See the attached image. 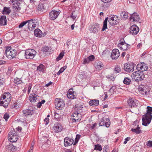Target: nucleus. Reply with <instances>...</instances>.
<instances>
[{"mask_svg": "<svg viewBox=\"0 0 152 152\" xmlns=\"http://www.w3.org/2000/svg\"><path fill=\"white\" fill-rule=\"evenodd\" d=\"M14 4H17V6H14V7H15V8L17 9V10H20V7H19V4H20V3L19 2H14Z\"/></svg>", "mask_w": 152, "mask_h": 152, "instance_id": "nucleus-53", "label": "nucleus"}, {"mask_svg": "<svg viewBox=\"0 0 152 152\" xmlns=\"http://www.w3.org/2000/svg\"><path fill=\"white\" fill-rule=\"evenodd\" d=\"M11 10L9 7H4L2 12L3 14L8 15L11 12Z\"/></svg>", "mask_w": 152, "mask_h": 152, "instance_id": "nucleus-33", "label": "nucleus"}, {"mask_svg": "<svg viewBox=\"0 0 152 152\" xmlns=\"http://www.w3.org/2000/svg\"><path fill=\"white\" fill-rule=\"evenodd\" d=\"M147 107V112L145 114L146 115H149L150 116H152L151 115V113L152 112V107L149 106H148Z\"/></svg>", "mask_w": 152, "mask_h": 152, "instance_id": "nucleus-41", "label": "nucleus"}, {"mask_svg": "<svg viewBox=\"0 0 152 152\" xmlns=\"http://www.w3.org/2000/svg\"><path fill=\"white\" fill-rule=\"evenodd\" d=\"M37 9L40 11H43L44 9L43 4H40L38 5L37 7Z\"/></svg>", "mask_w": 152, "mask_h": 152, "instance_id": "nucleus-44", "label": "nucleus"}, {"mask_svg": "<svg viewBox=\"0 0 152 152\" xmlns=\"http://www.w3.org/2000/svg\"><path fill=\"white\" fill-rule=\"evenodd\" d=\"M120 42L118 46L121 49L125 50L129 48L130 45L126 43L124 39L120 40Z\"/></svg>", "mask_w": 152, "mask_h": 152, "instance_id": "nucleus-7", "label": "nucleus"}, {"mask_svg": "<svg viewBox=\"0 0 152 152\" xmlns=\"http://www.w3.org/2000/svg\"><path fill=\"white\" fill-rule=\"evenodd\" d=\"M64 56V53L63 52H61L60 53L59 55L58 56V57L56 58V61H58L59 60L61 59L63 56Z\"/></svg>", "mask_w": 152, "mask_h": 152, "instance_id": "nucleus-47", "label": "nucleus"}, {"mask_svg": "<svg viewBox=\"0 0 152 152\" xmlns=\"http://www.w3.org/2000/svg\"><path fill=\"white\" fill-rule=\"evenodd\" d=\"M45 66L43 64H41L38 66L37 68V71L43 72L45 71Z\"/></svg>", "mask_w": 152, "mask_h": 152, "instance_id": "nucleus-36", "label": "nucleus"}, {"mask_svg": "<svg viewBox=\"0 0 152 152\" xmlns=\"http://www.w3.org/2000/svg\"><path fill=\"white\" fill-rule=\"evenodd\" d=\"M96 125L97 124L96 123H94V124H92L91 127V129H94Z\"/></svg>", "mask_w": 152, "mask_h": 152, "instance_id": "nucleus-64", "label": "nucleus"}, {"mask_svg": "<svg viewBox=\"0 0 152 152\" xmlns=\"http://www.w3.org/2000/svg\"><path fill=\"white\" fill-rule=\"evenodd\" d=\"M55 118L57 121H60L62 120L63 115H60L59 114L57 113H55Z\"/></svg>", "mask_w": 152, "mask_h": 152, "instance_id": "nucleus-34", "label": "nucleus"}, {"mask_svg": "<svg viewBox=\"0 0 152 152\" xmlns=\"http://www.w3.org/2000/svg\"><path fill=\"white\" fill-rule=\"evenodd\" d=\"M115 88L114 86H112L109 90L108 93L109 94V95L111 96L113 94L114 92V90Z\"/></svg>", "mask_w": 152, "mask_h": 152, "instance_id": "nucleus-45", "label": "nucleus"}, {"mask_svg": "<svg viewBox=\"0 0 152 152\" xmlns=\"http://www.w3.org/2000/svg\"><path fill=\"white\" fill-rule=\"evenodd\" d=\"M95 67L97 70L100 71L104 69V66L102 62L101 61H96L95 64Z\"/></svg>", "mask_w": 152, "mask_h": 152, "instance_id": "nucleus-23", "label": "nucleus"}, {"mask_svg": "<svg viewBox=\"0 0 152 152\" xmlns=\"http://www.w3.org/2000/svg\"><path fill=\"white\" fill-rule=\"evenodd\" d=\"M139 31V28L136 25H133L130 28V32L133 35L137 34Z\"/></svg>", "mask_w": 152, "mask_h": 152, "instance_id": "nucleus-14", "label": "nucleus"}, {"mask_svg": "<svg viewBox=\"0 0 152 152\" xmlns=\"http://www.w3.org/2000/svg\"><path fill=\"white\" fill-rule=\"evenodd\" d=\"M152 118V116H150L149 115L145 114L143 115L142 118V125L145 126H147L150 123Z\"/></svg>", "mask_w": 152, "mask_h": 152, "instance_id": "nucleus-5", "label": "nucleus"}, {"mask_svg": "<svg viewBox=\"0 0 152 152\" xmlns=\"http://www.w3.org/2000/svg\"><path fill=\"white\" fill-rule=\"evenodd\" d=\"M74 140L68 137H66L64 140V145L65 147H67L72 145L73 143Z\"/></svg>", "mask_w": 152, "mask_h": 152, "instance_id": "nucleus-19", "label": "nucleus"}, {"mask_svg": "<svg viewBox=\"0 0 152 152\" xmlns=\"http://www.w3.org/2000/svg\"><path fill=\"white\" fill-rule=\"evenodd\" d=\"M121 68L120 66H116L114 69V72L115 73H117L121 72Z\"/></svg>", "mask_w": 152, "mask_h": 152, "instance_id": "nucleus-42", "label": "nucleus"}, {"mask_svg": "<svg viewBox=\"0 0 152 152\" xmlns=\"http://www.w3.org/2000/svg\"><path fill=\"white\" fill-rule=\"evenodd\" d=\"M147 145L149 147H152V141H149L148 142Z\"/></svg>", "mask_w": 152, "mask_h": 152, "instance_id": "nucleus-58", "label": "nucleus"}, {"mask_svg": "<svg viewBox=\"0 0 152 152\" xmlns=\"http://www.w3.org/2000/svg\"><path fill=\"white\" fill-rule=\"evenodd\" d=\"M144 76L143 72L139 70L134 72L131 75L132 78L135 80L136 81L142 80H143Z\"/></svg>", "mask_w": 152, "mask_h": 152, "instance_id": "nucleus-1", "label": "nucleus"}, {"mask_svg": "<svg viewBox=\"0 0 152 152\" xmlns=\"http://www.w3.org/2000/svg\"><path fill=\"white\" fill-rule=\"evenodd\" d=\"M90 62L88 58H86L84 59L83 61V64H87L89 63Z\"/></svg>", "mask_w": 152, "mask_h": 152, "instance_id": "nucleus-52", "label": "nucleus"}, {"mask_svg": "<svg viewBox=\"0 0 152 152\" xmlns=\"http://www.w3.org/2000/svg\"><path fill=\"white\" fill-rule=\"evenodd\" d=\"M89 104L92 106H96L99 104V101L96 99L92 100L90 101Z\"/></svg>", "mask_w": 152, "mask_h": 152, "instance_id": "nucleus-30", "label": "nucleus"}, {"mask_svg": "<svg viewBox=\"0 0 152 152\" xmlns=\"http://www.w3.org/2000/svg\"><path fill=\"white\" fill-rule=\"evenodd\" d=\"M120 56V53L118 49L113 50L111 54V57L112 59H116L118 58Z\"/></svg>", "mask_w": 152, "mask_h": 152, "instance_id": "nucleus-18", "label": "nucleus"}, {"mask_svg": "<svg viewBox=\"0 0 152 152\" xmlns=\"http://www.w3.org/2000/svg\"><path fill=\"white\" fill-rule=\"evenodd\" d=\"M130 139V137H127V138H125V141L124 142V143L125 144H126L127 142L128 141H129Z\"/></svg>", "mask_w": 152, "mask_h": 152, "instance_id": "nucleus-61", "label": "nucleus"}, {"mask_svg": "<svg viewBox=\"0 0 152 152\" xmlns=\"http://www.w3.org/2000/svg\"><path fill=\"white\" fill-rule=\"evenodd\" d=\"M28 27L30 31L34 29L37 25V23L35 19H31L27 20Z\"/></svg>", "mask_w": 152, "mask_h": 152, "instance_id": "nucleus-6", "label": "nucleus"}, {"mask_svg": "<svg viewBox=\"0 0 152 152\" xmlns=\"http://www.w3.org/2000/svg\"><path fill=\"white\" fill-rule=\"evenodd\" d=\"M80 113H75L73 114V118H72V120L73 122H79L80 121L82 118V114Z\"/></svg>", "mask_w": 152, "mask_h": 152, "instance_id": "nucleus-13", "label": "nucleus"}, {"mask_svg": "<svg viewBox=\"0 0 152 152\" xmlns=\"http://www.w3.org/2000/svg\"><path fill=\"white\" fill-rule=\"evenodd\" d=\"M6 56L9 58H12L15 57L16 53L15 50L11 47H7L5 51Z\"/></svg>", "mask_w": 152, "mask_h": 152, "instance_id": "nucleus-2", "label": "nucleus"}, {"mask_svg": "<svg viewBox=\"0 0 152 152\" xmlns=\"http://www.w3.org/2000/svg\"><path fill=\"white\" fill-rule=\"evenodd\" d=\"M14 82L17 85L21 84L23 83L22 80L18 78H16L14 79Z\"/></svg>", "mask_w": 152, "mask_h": 152, "instance_id": "nucleus-43", "label": "nucleus"}, {"mask_svg": "<svg viewBox=\"0 0 152 152\" xmlns=\"http://www.w3.org/2000/svg\"><path fill=\"white\" fill-rule=\"evenodd\" d=\"M99 24L97 23H93L89 27V29L91 32L94 33H97L99 30Z\"/></svg>", "mask_w": 152, "mask_h": 152, "instance_id": "nucleus-8", "label": "nucleus"}, {"mask_svg": "<svg viewBox=\"0 0 152 152\" xmlns=\"http://www.w3.org/2000/svg\"><path fill=\"white\" fill-rule=\"evenodd\" d=\"M68 98L69 99H73L75 98V95L73 94H67Z\"/></svg>", "mask_w": 152, "mask_h": 152, "instance_id": "nucleus-50", "label": "nucleus"}, {"mask_svg": "<svg viewBox=\"0 0 152 152\" xmlns=\"http://www.w3.org/2000/svg\"><path fill=\"white\" fill-rule=\"evenodd\" d=\"M110 124V121L108 118L103 117L101 119L99 123V126H105L107 127H108Z\"/></svg>", "mask_w": 152, "mask_h": 152, "instance_id": "nucleus-10", "label": "nucleus"}, {"mask_svg": "<svg viewBox=\"0 0 152 152\" xmlns=\"http://www.w3.org/2000/svg\"><path fill=\"white\" fill-rule=\"evenodd\" d=\"M137 68L138 70L143 72V71L147 70L148 67L144 63H142L138 64L137 65Z\"/></svg>", "mask_w": 152, "mask_h": 152, "instance_id": "nucleus-16", "label": "nucleus"}, {"mask_svg": "<svg viewBox=\"0 0 152 152\" xmlns=\"http://www.w3.org/2000/svg\"><path fill=\"white\" fill-rule=\"evenodd\" d=\"M36 51L34 49H28L25 52V57L27 59H33L36 54Z\"/></svg>", "mask_w": 152, "mask_h": 152, "instance_id": "nucleus-3", "label": "nucleus"}, {"mask_svg": "<svg viewBox=\"0 0 152 152\" xmlns=\"http://www.w3.org/2000/svg\"><path fill=\"white\" fill-rule=\"evenodd\" d=\"M55 104L56 108L59 110H62L65 105L64 101L60 98L55 99Z\"/></svg>", "mask_w": 152, "mask_h": 152, "instance_id": "nucleus-4", "label": "nucleus"}, {"mask_svg": "<svg viewBox=\"0 0 152 152\" xmlns=\"http://www.w3.org/2000/svg\"><path fill=\"white\" fill-rule=\"evenodd\" d=\"M34 33L35 36L36 37H40L42 36V32L39 29L37 28L35 29L34 31Z\"/></svg>", "mask_w": 152, "mask_h": 152, "instance_id": "nucleus-31", "label": "nucleus"}, {"mask_svg": "<svg viewBox=\"0 0 152 152\" xmlns=\"http://www.w3.org/2000/svg\"><path fill=\"white\" fill-rule=\"evenodd\" d=\"M77 12L74 11L72 13V15L70 16V17L73 19L75 20L77 17Z\"/></svg>", "mask_w": 152, "mask_h": 152, "instance_id": "nucleus-46", "label": "nucleus"}, {"mask_svg": "<svg viewBox=\"0 0 152 152\" xmlns=\"http://www.w3.org/2000/svg\"><path fill=\"white\" fill-rule=\"evenodd\" d=\"M138 90L142 94H146L147 92L146 89L145 88V86L144 85L140 86L138 87Z\"/></svg>", "mask_w": 152, "mask_h": 152, "instance_id": "nucleus-27", "label": "nucleus"}, {"mask_svg": "<svg viewBox=\"0 0 152 152\" xmlns=\"http://www.w3.org/2000/svg\"><path fill=\"white\" fill-rule=\"evenodd\" d=\"M50 48L48 47H43L42 48V50L43 52H47L49 50Z\"/></svg>", "mask_w": 152, "mask_h": 152, "instance_id": "nucleus-49", "label": "nucleus"}, {"mask_svg": "<svg viewBox=\"0 0 152 152\" xmlns=\"http://www.w3.org/2000/svg\"><path fill=\"white\" fill-rule=\"evenodd\" d=\"M67 67L66 66H64L61 68L60 69V72H61V73L63 72L66 69Z\"/></svg>", "mask_w": 152, "mask_h": 152, "instance_id": "nucleus-56", "label": "nucleus"}, {"mask_svg": "<svg viewBox=\"0 0 152 152\" xmlns=\"http://www.w3.org/2000/svg\"><path fill=\"white\" fill-rule=\"evenodd\" d=\"M134 68L132 64L129 63H126L124 64V69L126 72H129L131 71H133Z\"/></svg>", "mask_w": 152, "mask_h": 152, "instance_id": "nucleus-17", "label": "nucleus"}, {"mask_svg": "<svg viewBox=\"0 0 152 152\" xmlns=\"http://www.w3.org/2000/svg\"><path fill=\"white\" fill-rule=\"evenodd\" d=\"M63 129L62 125L58 122L56 123L53 127V130L56 133L60 132Z\"/></svg>", "mask_w": 152, "mask_h": 152, "instance_id": "nucleus-12", "label": "nucleus"}, {"mask_svg": "<svg viewBox=\"0 0 152 152\" xmlns=\"http://www.w3.org/2000/svg\"><path fill=\"white\" fill-rule=\"evenodd\" d=\"M75 108L76 113H83L82 108H83V106L80 104H79L75 105Z\"/></svg>", "mask_w": 152, "mask_h": 152, "instance_id": "nucleus-28", "label": "nucleus"}, {"mask_svg": "<svg viewBox=\"0 0 152 152\" xmlns=\"http://www.w3.org/2000/svg\"><path fill=\"white\" fill-rule=\"evenodd\" d=\"M12 107L16 109H17L18 108L19 106L17 105V103H14L12 105Z\"/></svg>", "mask_w": 152, "mask_h": 152, "instance_id": "nucleus-63", "label": "nucleus"}, {"mask_svg": "<svg viewBox=\"0 0 152 152\" xmlns=\"http://www.w3.org/2000/svg\"><path fill=\"white\" fill-rule=\"evenodd\" d=\"M6 17L4 15L1 16L0 18V25L5 26L7 24Z\"/></svg>", "mask_w": 152, "mask_h": 152, "instance_id": "nucleus-25", "label": "nucleus"}, {"mask_svg": "<svg viewBox=\"0 0 152 152\" xmlns=\"http://www.w3.org/2000/svg\"><path fill=\"white\" fill-rule=\"evenodd\" d=\"M59 12L56 11H52L49 14V17L51 19L54 20L57 17Z\"/></svg>", "mask_w": 152, "mask_h": 152, "instance_id": "nucleus-21", "label": "nucleus"}, {"mask_svg": "<svg viewBox=\"0 0 152 152\" xmlns=\"http://www.w3.org/2000/svg\"><path fill=\"white\" fill-rule=\"evenodd\" d=\"M90 61H93L94 59V56L93 55H91L88 57Z\"/></svg>", "mask_w": 152, "mask_h": 152, "instance_id": "nucleus-55", "label": "nucleus"}, {"mask_svg": "<svg viewBox=\"0 0 152 152\" xmlns=\"http://www.w3.org/2000/svg\"><path fill=\"white\" fill-rule=\"evenodd\" d=\"M74 93L72 89H70L68 91L67 94H73Z\"/></svg>", "mask_w": 152, "mask_h": 152, "instance_id": "nucleus-62", "label": "nucleus"}, {"mask_svg": "<svg viewBox=\"0 0 152 152\" xmlns=\"http://www.w3.org/2000/svg\"><path fill=\"white\" fill-rule=\"evenodd\" d=\"M95 149L99 151H101L102 149L101 146L99 144L95 145Z\"/></svg>", "mask_w": 152, "mask_h": 152, "instance_id": "nucleus-51", "label": "nucleus"}, {"mask_svg": "<svg viewBox=\"0 0 152 152\" xmlns=\"http://www.w3.org/2000/svg\"><path fill=\"white\" fill-rule=\"evenodd\" d=\"M108 20V18H106L104 20V21L103 25L102 28V31H104L107 28V21Z\"/></svg>", "mask_w": 152, "mask_h": 152, "instance_id": "nucleus-38", "label": "nucleus"}, {"mask_svg": "<svg viewBox=\"0 0 152 152\" xmlns=\"http://www.w3.org/2000/svg\"><path fill=\"white\" fill-rule=\"evenodd\" d=\"M110 18L108 20L109 23L111 25H115L119 23V20L118 19L117 16L113 15L110 16Z\"/></svg>", "mask_w": 152, "mask_h": 152, "instance_id": "nucleus-9", "label": "nucleus"}, {"mask_svg": "<svg viewBox=\"0 0 152 152\" xmlns=\"http://www.w3.org/2000/svg\"><path fill=\"white\" fill-rule=\"evenodd\" d=\"M15 131H12L10 132L9 134L8 138L9 140L11 142H14L16 141L18 138L17 135L14 134V132Z\"/></svg>", "mask_w": 152, "mask_h": 152, "instance_id": "nucleus-11", "label": "nucleus"}, {"mask_svg": "<svg viewBox=\"0 0 152 152\" xmlns=\"http://www.w3.org/2000/svg\"><path fill=\"white\" fill-rule=\"evenodd\" d=\"M140 18L139 15L136 12H134L133 13L131 14V16L130 17V20H133V21H139L140 20Z\"/></svg>", "mask_w": 152, "mask_h": 152, "instance_id": "nucleus-20", "label": "nucleus"}, {"mask_svg": "<svg viewBox=\"0 0 152 152\" xmlns=\"http://www.w3.org/2000/svg\"><path fill=\"white\" fill-rule=\"evenodd\" d=\"M112 0H101L103 2L102 4V7L104 8H108L110 5V2Z\"/></svg>", "mask_w": 152, "mask_h": 152, "instance_id": "nucleus-26", "label": "nucleus"}, {"mask_svg": "<svg viewBox=\"0 0 152 152\" xmlns=\"http://www.w3.org/2000/svg\"><path fill=\"white\" fill-rule=\"evenodd\" d=\"M34 111L33 110V108H29L23 111V114L25 116L28 115H32L33 114Z\"/></svg>", "mask_w": 152, "mask_h": 152, "instance_id": "nucleus-24", "label": "nucleus"}, {"mask_svg": "<svg viewBox=\"0 0 152 152\" xmlns=\"http://www.w3.org/2000/svg\"><path fill=\"white\" fill-rule=\"evenodd\" d=\"M138 101L134 98H129L128 101V103L129 105L131 107H134L137 104Z\"/></svg>", "mask_w": 152, "mask_h": 152, "instance_id": "nucleus-22", "label": "nucleus"}, {"mask_svg": "<svg viewBox=\"0 0 152 152\" xmlns=\"http://www.w3.org/2000/svg\"><path fill=\"white\" fill-rule=\"evenodd\" d=\"M123 82L124 84L129 85L130 84L131 80L130 78L126 77L124 78Z\"/></svg>", "mask_w": 152, "mask_h": 152, "instance_id": "nucleus-40", "label": "nucleus"}, {"mask_svg": "<svg viewBox=\"0 0 152 152\" xmlns=\"http://www.w3.org/2000/svg\"><path fill=\"white\" fill-rule=\"evenodd\" d=\"M44 121L45 123H45V124L46 125H47L48 124V122H49V118H45L44 120Z\"/></svg>", "mask_w": 152, "mask_h": 152, "instance_id": "nucleus-59", "label": "nucleus"}, {"mask_svg": "<svg viewBox=\"0 0 152 152\" xmlns=\"http://www.w3.org/2000/svg\"><path fill=\"white\" fill-rule=\"evenodd\" d=\"M120 16L123 18L126 19L128 17V13L125 11L122 12L120 15Z\"/></svg>", "mask_w": 152, "mask_h": 152, "instance_id": "nucleus-39", "label": "nucleus"}, {"mask_svg": "<svg viewBox=\"0 0 152 152\" xmlns=\"http://www.w3.org/2000/svg\"><path fill=\"white\" fill-rule=\"evenodd\" d=\"M9 117V115L7 114H5L4 115V118L5 120L6 121H7V120L8 119Z\"/></svg>", "mask_w": 152, "mask_h": 152, "instance_id": "nucleus-57", "label": "nucleus"}, {"mask_svg": "<svg viewBox=\"0 0 152 152\" xmlns=\"http://www.w3.org/2000/svg\"><path fill=\"white\" fill-rule=\"evenodd\" d=\"M131 131L137 134H139L142 132V131L140 129V127L138 126L137 127V128L132 129Z\"/></svg>", "mask_w": 152, "mask_h": 152, "instance_id": "nucleus-37", "label": "nucleus"}, {"mask_svg": "<svg viewBox=\"0 0 152 152\" xmlns=\"http://www.w3.org/2000/svg\"><path fill=\"white\" fill-rule=\"evenodd\" d=\"M28 87L27 88L28 89V94H29L31 92V88L32 85L29 84L28 86Z\"/></svg>", "mask_w": 152, "mask_h": 152, "instance_id": "nucleus-54", "label": "nucleus"}, {"mask_svg": "<svg viewBox=\"0 0 152 152\" xmlns=\"http://www.w3.org/2000/svg\"><path fill=\"white\" fill-rule=\"evenodd\" d=\"M6 99H3V98H2V96H1V98H0V105H1L4 107L5 108L7 107L8 106L9 103H7V105H6V102H5L6 101Z\"/></svg>", "mask_w": 152, "mask_h": 152, "instance_id": "nucleus-29", "label": "nucleus"}, {"mask_svg": "<svg viewBox=\"0 0 152 152\" xmlns=\"http://www.w3.org/2000/svg\"><path fill=\"white\" fill-rule=\"evenodd\" d=\"M29 97V99L30 101L31 102H33L36 101L37 98V96L35 94L34 95L31 94Z\"/></svg>", "mask_w": 152, "mask_h": 152, "instance_id": "nucleus-35", "label": "nucleus"}, {"mask_svg": "<svg viewBox=\"0 0 152 152\" xmlns=\"http://www.w3.org/2000/svg\"><path fill=\"white\" fill-rule=\"evenodd\" d=\"M1 96H2L3 99H6V101L5 102L6 104L9 103L10 101L11 98V95L9 92H6L2 94ZM7 105V104H6L5 105Z\"/></svg>", "mask_w": 152, "mask_h": 152, "instance_id": "nucleus-15", "label": "nucleus"}, {"mask_svg": "<svg viewBox=\"0 0 152 152\" xmlns=\"http://www.w3.org/2000/svg\"><path fill=\"white\" fill-rule=\"evenodd\" d=\"M3 79H4L3 78L0 77V86L2 85L3 83H4Z\"/></svg>", "mask_w": 152, "mask_h": 152, "instance_id": "nucleus-60", "label": "nucleus"}, {"mask_svg": "<svg viewBox=\"0 0 152 152\" xmlns=\"http://www.w3.org/2000/svg\"><path fill=\"white\" fill-rule=\"evenodd\" d=\"M28 21L27 20L25 21L21 22L18 26V27L19 28H21L25 25L27 23Z\"/></svg>", "mask_w": 152, "mask_h": 152, "instance_id": "nucleus-48", "label": "nucleus"}, {"mask_svg": "<svg viewBox=\"0 0 152 152\" xmlns=\"http://www.w3.org/2000/svg\"><path fill=\"white\" fill-rule=\"evenodd\" d=\"M110 53V52L108 50H105L103 52L102 54V57L104 58H108Z\"/></svg>", "mask_w": 152, "mask_h": 152, "instance_id": "nucleus-32", "label": "nucleus"}]
</instances>
